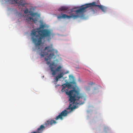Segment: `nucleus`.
<instances>
[{
	"label": "nucleus",
	"mask_w": 133,
	"mask_h": 133,
	"mask_svg": "<svg viewBox=\"0 0 133 133\" xmlns=\"http://www.w3.org/2000/svg\"><path fill=\"white\" fill-rule=\"evenodd\" d=\"M63 88L61 90L62 92H65L66 94L69 96V101H70L68 108L67 109H71V111L75 108V104H83L86 99L85 95L81 94L78 90L74 89L70 90L69 92L65 90L66 87L68 88H71L72 85L69 83H65L62 85Z\"/></svg>",
	"instance_id": "obj_1"
},
{
	"label": "nucleus",
	"mask_w": 133,
	"mask_h": 133,
	"mask_svg": "<svg viewBox=\"0 0 133 133\" xmlns=\"http://www.w3.org/2000/svg\"><path fill=\"white\" fill-rule=\"evenodd\" d=\"M44 25L43 24L40 25V27L36 29H33L30 34V36L32 42L34 43L36 46H39L42 43V39L45 37L50 38L51 36L53 35L50 30L48 29H43L40 30V29L44 28Z\"/></svg>",
	"instance_id": "obj_2"
},
{
	"label": "nucleus",
	"mask_w": 133,
	"mask_h": 133,
	"mask_svg": "<svg viewBox=\"0 0 133 133\" xmlns=\"http://www.w3.org/2000/svg\"><path fill=\"white\" fill-rule=\"evenodd\" d=\"M41 52L40 55L41 57H44V56L49 55L47 57V58L45 57L44 60L46 61V64H49L50 63V61L48 60L51 58L54 59L56 57V55L57 54L58 51L56 50H55L52 48V45H48L45 47V48L43 49H41L40 50Z\"/></svg>",
	"instance_id": "obj_3"
},
{
	"label": "nucleus",
	"mask_w": 133,
	"mask_h": 133,
	"mask_svg": "<svg viewBox=\"0 0 133 133\" xmlns=\"http://www.w3.org/2000/svg\"><path fill=\"white\" fill-rule=\"evenodd\" d=\"M94 6L98 7L103 12H104L106 11L107 9V7L101 5H99L96 4V2H94L82 5L81 8L78 10H74V9H72L70 10L71 12H76V14L77 15L81 14L82 15H83V13L85 9L88 7H92Z\"/></svg>",
	"instance_id": "obj_4"
},
{
	"label": "nucleus",
	"mask_w": 133,
	"mask_h": 133,
	"mask_svg": "<svg viewBox=\"0 0 133 133\" xmlns=\"http://www.w3.org/2000/svg\"><path fill=\"white\" fill-rule=\"evenodd\" d=\"M56 66L54 62H52L49 65L51 71L52 72V74L53 75H55L57 72L60 71L62 68L61 66L59 65L56 68Z\"/></svg>",
	"instance_id": "obj_5"
},
{
	"label": "nucleus",
	"mask_w": 133,
	"mask_h": 133,
	"mask_svg": "<svg viewBox=\"0 0 133 133\" xmlns=\"http://www.w3.org/2000/svg\"><path fill=\"white\" fill-rule=\"evenodd\" d=\"M61 15H58L57 16V18H67L68 19L72 18L74 19H75L79 17H81L78 15H75L73 13L70 14L69 15H67L65 14L62 13H61Z\"/></svg>",
	"instance_id": "obj_6"
},
{
	"label": "nucleus",
	"mask_w": 133,
	"mask_h": 133,
	"mask_svg": "<svg viewBox=\"0 0 133 133\" xmlns=\"http://www.w3.org/2000/svg\"><path fill=\"white\" fill-rule=\"evenodd\" d=\"M69 107L67 108L66 109L68 110L67 109ZM76 108V107H75V109ZM74 109H73L71 111V109H68V110H69V111H68L66 110H64L62 111V112H61V113L59 114L58 116H57L56 118H55V119L56 120H57L58 119L60 118L61 120H62L63 119V118L62 117H65L67 116L69 112H70L72 111Z\"/></svg>",
	"instance_id": "obj_7"
},
{
	"label": "nucleus",
	"mask_w": 133,
	"mask_h": 133,
	"mask_svg": "<svg viewBox=\"0 0 133 133\" xmlns=\"http://www.w3.org/2000/svg\"><path fill=\"white\" fill-rule=\"evenodd\" d=\"M36 15V13L32 12L30 14V15L31 17L28 16L26 18V21L29 23L30 22H34V23H35L37 21V18H35V19H34L33 17H35Z\"/></svg>",
	"instance_id": "obj_8"
},
{
	"label": "nucleus",
	"mask_w": 133,
	"mask_h": 133,
	"mask_svg": "<svg viewBox=\"0 0 133 133\" xmlns=\"http://www.w3.org/2000/svg\"><path fill=\"white\" fill-rule=\"evenodd\" d=\"M57 123V122L55 121L49 119L47 120L46 122L44 123V125L45 127H48L50 126H51L53 124H55Z\"/></svg>",
	"instance_id": "obj_9"
},
{
	"label": "nucleus",
	"mask_w": 133,
	"mask_h": 133,
	"mask_svg": "<svg viewBox=\"0 0 133 133\" xmlns=\"http://www.w3.org/2000/svg\"><path fill=\"white\" fill-rule=\"evenodd\" d=\"M45 129V127L44 125H41L40 127L37 129L36 131H33L31 133H42Z\"/></svg>",
	"instance_id": "obj_10"
},
{
	"label": "nucleus",
	"mask_w": 133,
	"mask_h": 133,
	"mask_svg": "<svg viewBox=\"0 0 133 133\" xmlns=\"http://www.w3.org/2000/svg\"><path fill=\"white\" fill-rule=\"evenodd\" d=\"M15 2L18 6L21 5L22 7H24L25 5L27 4L24 0H20L19 2L18 0H15Z\"/></svg>",
	"instance_id": "obj_11"
},
{
	"label": "nucleus",
	"mask_w": 133,
	"mask_h": 133,
	"mask_svg": "<svg viewBox=\"0 0 133 133\" xmlns=\"http://www.w3.org/2000/svg\"><path fill=\"white\" fill-rule=\"evenodd\" d=\"M68 8L67 7L65 6L61 7L58 9V11H65L67 10Z\"/></svg>",
	"instance_id": "obj_12"
},
{
	"label": "nucleus",
	"mask_w": 133,
	"mask_h": 133,
	"mask_svg": "<svg viewBox=\"0 0 133 133\" xmlns=\"http://www.w3.org/2000/svg\"><path fill=\"white\" fill-rule=\"evenodd\" d=\"M64 75V74L63 72H61L60 74H58L57 76V77L59 79L63 77Z\"/></svg>",
	"instance_id": "obj_13"
},
{
	"label": "nucleus",
	"mask_w": 133,
	"mask_h": 133,
	"mask_svg": "<svg viewBox=\"0 0 133 133\" xmlns=\"http://www.w3.org/2000/svg\"><path fill=\"white\" fill-rule=\"evenodd\" d=\"M24 12L25 14H27L29 12V10L27 8H26L25 10L24 11Z\"/></svg>",
	"instance_id": "obj_14"
},
{
	"label": "nucleus",
	"mask_w": 133,
	"mask_h": 133,
	"mask_svg": "<svg viewBox=\"0 0 133 133\" xmlns=\"http://www.w3.org/2000/svg\"><path fill=\"white\" fill-rule=\"evenodd\" d=\"M59 79V78H58L57 77V76L56 78H55V79H56V82H57L58 81V79Z\"/></svg>",
	"instance_id": "obj_15"
},
{
	"label": "nucleus",
	"mask_w": 133,
	"mask_h": 133,
	"mask_svg": "<svg viewBox=\"0 0 133 133\" xmlns=\"http://www.w3.org/2000/svg\"><path fill=\"white\" fill-rule=\"evenodd\" d=\"M59 85H56V87H57V86H58Z\"/></svg>",
	"instance_id": "obj_16"
},
{
	"label": "nucleus",
	"mask_w": 133,
	"mask_h": 133,
	"mask_svg": "<svg viewBox=\"0 0 133 133\" xmlns=\"http://www.w3.org/2000/svg\"><path fill=\"white\" fill-rule=\"evenodd\" d=\"M38 49H39V47H38Z\"/></svg>",
	"instance_id": "obj_17"
}]
</instances>
